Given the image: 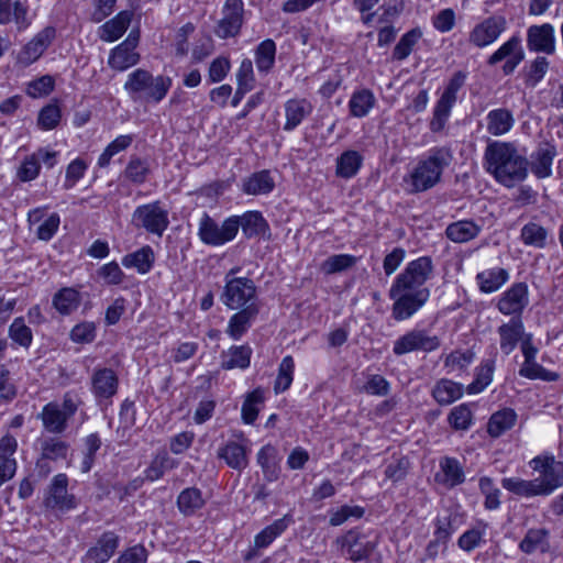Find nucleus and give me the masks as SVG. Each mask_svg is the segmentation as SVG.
Masks as SVG:
<instances>
[{
	"label": "nucleus",
	"mask_w": 563,
	"mask_h": 563,
	"mask_svg": "<svg viewBox=\"0 0 563 563\" xmlns=\"http://www.w3.org/2000/svg\"><path fill=\"white\" fill-rule=\"evenodd\" d=\"M362 165L363 156L357 151H345L336 158L335 175L350 179L358 173Z\"/></svg>",
	"instance_id": "obj_39"
},
{
	"label": "nucleus",
	"mask_w": 563,
	"mask_h": 563,
	"mask_svg": "<svg viewBox=\"0 0 563 563\" xmlns=\"http://www.w3.org/2000/svg\"><path fill=\"white\" fill-rule=\"evenodd\" d=\"M119 378L115 372L107 367L95 368L91 375V393L99 406H109L118 393Z\"/></svg>",
	"instance_id": "obj_13"
},
{
	"label": "nucleus",
	"mask_w": 563,
	"mask_h": 563,
	"mask_svg": "<svg viewBox=\"0 0 563 563\" xmlns=\"http://www.w3.org/2000/svg\"><path fill=\"white\" fill-rule=\"evenodd\" d=\"M176 505L181 515L191 517L205 507L206 499L199 488L187 487L179 493Z\"/></svg>",
	"instance_id": "obj_34"
},
{
	"label": "nucleus",
	"mask_w": 563,
	"mask_h": 563,
	"mask_svg": "<svg viewBox=\"0 0 563 563\" xmlns=\"http://www.w3.org/2000/svg\"><path fill=\"white\" fill-rule=\"evenodd\" d=\"M495 362L487 360L477 368L476 378L467 386L468 394H478L484 390L493 380Z\"/></svg>",
	"instance_id": "obj_55"
},
{
	"label": "nucleus",
	"mask_w": 563,
	"mask_h": 563,
	"mask_svg": "<svg viewBox=\"0 0 563 563\" xmlns=\"http://www.w3.org/2000/svg\"><path fill=\"white\" fill-rule=\"evenodd\" d=\"M224 280L221 299L228 308L238 310L251 302H256V287L252 279L225 275Z\"/></svg>",
	"instance_id": "obj_8"
},
{
	"label": "nucleus",
	"mask_w": 563,
	"mask_h": 563,
	"mask_svg": "<svg viewBox=\"0 0 563 563\" xmlns=\"http://www.w3.org/2000/svg\"><path fill=\"white\" fill-rule=\"evenodd\" d=\"M486 170L497 183L507 188L526 180L529 173V161L511 142L493 141L484 152Z\"/></svg>",
	"instance_id": "obj_2"
},
{
	"label": "nucleus",
	"mask_w": 563,
	"mask_h": 563,
	"mask_svg": "<svg viewBox=\"0 0 563 563\" xmlns=\"http://www.w3.org/2000/svg\"><path fill=\"white\" fill-rule=\"evenodd\" d=\"M177 464L166 452L158 453L145 470V477L151 482L157 481L166 471L175 468Z\"/></svg>",
	"instance_id": "obj_51"
},
{
	"label": "nucleus",
	"mask_w": 563,
	"mask_h": 563,
	"mask_svg": "<svg viewBox=\"0 0 563 563\" xmlns=\"http://www.w3.org/2000/svg\"><path fill=\"white\" fill-rule=\"evenodd\" d=\"M275 188V181L269 170H261L252 174L243 180L242 190L246 195H267Z\"/></svg>",
	"instance_id": "obj_37"
},
{
	"label": "nucleus",
	"mask_w": 563,
	"mask_h": 563,
	"mask_svg": "<svg viewBox=\"0 0 563 563\" xmlns=\"http://www.w3.org/2000/svg\"><path fill=\"white\" fill-rule=\"evenodd\" d=\"M286 122L283 126L284 131H294L301 122L313 111L312 103L306 98H292L285 102Z\"/></svg>",
	"instance_id": "obj_22"
},
{
	"label": "nucleus",
	"mask_w": 563,
	"mask_h": 563,
	"mask_svg": "<svg viewBox=\"0 0 563 563\" xmlns=\"http://www.w3.org/2000/svg\"><path fill=\"white\" fill-rule=\"evenodd\" d=\"M362 537L354 531H349L346 534L347 555L352 561H361L369 556L374 550V544L371 541H362Z\"/></svg>",
	"instance_id": "obj_48"
},
{
	"label": "nucleus",
	"mask_w": 563,
	"mask_h": 563,
	"mask_svg": "<svg viewBox=\"0 0 563 563\" xmlns=\"http://www.w3.org/2000/svg\"><path fill=\"white\" fill-rule=\"evenodd\" d=\"M228 324L227 333L234 340H239L251 327L252 321L260 312L257 302H251L246 307L238 309Z\"/></svg>",
	"instance_id": "obj_24"
},
{
	"label": "nucleus",
	"mask_w": 563,
	"mask_h": 563,
	"mask_svg": "<svg viewBox=\"0 0 563 563\" xmlns=\"http://www.w3.org/2000/svg\"><path fill=\"white\" fill-rule=\"evenodd\" d=\"M9 338L16 344L27 349L32 344L33 334L23 318H15L9 327Z\"/></svg>",
	"instance_id": "obj_57"
},
{
	"label": "nucleus",
	"mask_w": 563,
	"mask_h": 563,
	"mask_svg": "<svg viewBox=\"0 0 563 563\" xmlns=\"http://www.w3.org/2000/svg\"><path fill=\"white\" fill-rule=\"evenodd\" d=\"M375 104L376 98L372 90L366 88L355 90L349 100L350 114L354 118H364Z\"/></svg>",
	"instance_id": "obj_40"
},
{
	"label": "nucleus",
	"mask_w": 563,
	"mask_h": 563,
	"mask_svg": "<svg viewBox=\"0 0 563 563\" xmlns=\"http://www.w3.org/2000/svg\"><path fill=\"white\" fill-rule=\"evenodd\" d=\"M238 234V220L227 218L221 224L203 212L199 221L198 236L202 243L211 246L224 245Z\"/></svg>",
	"instance_id": "obj_6"
},
{
	"label": "nucleus",
	"mask_w": 563,
	"mask_h": 563,
	"mask_svg": "<svg viewBox=\"0 0 563 563\" xmlns=\"http://www.w3.org/2000/svg\"><path fill=\"white\" fill-rule=\"evenodd\" d=\"M507 27L503 15H493L476 24L468 34V42L475 47L483 48L493 44Z\"/></svg>",
	"instance_id": "obj_15"
},
{
	"label": "nucleus",
	"mask_w": 563,
	"mask_h": 563,
	"mask_svg": "<svg viewBox=\"0 0 563 563\" xmlns=\"http://www.w3.org/2000/svg\"><path fill=\"white\" fill-rule=\"evenodd\" d=\"M69 451V444L58 438H47L41 442V455L43 460H65Z\"/></svg>",
	"instance_id": "obj_50"
},
{
	"label": "nucleus",
	"mask_w": 563,
	"mask_h": 563,
	"mask_svg": "<svg viewBox=\"0 0 563 563\" xmlns=\"http://www.w3.org/2000/svg\"><path fill=\"white\" fill-rule=\"evenodd\" d=\"M43 427L51 433L60 434L67 429L68 419L62 413L60 405L56 401L46 404L38 415Z\"/></svg>",
	"instance_id": "obj_33"
},
{
	"label": "nucleus",
	"mask_w": 563,
	"mask_h": 563,
	"mask_svg": "<svg viewBox=\"0 0 563 563\" xmlns=\"http://www.w3.org/2000/svg\"><path fill=\"white\" fill-rule=\"evenodd\" d=\"M448 421L454 430H467L472 422V411L466 404L454 407L449 413Z\"/></svg>",
	"instance_id": "obj_58"
},
{
	"label": "nucleus",
	"mask_w": 563,
	"mask_h": 563,
	"mask_svg": "<svg viewBox=\"0 0 563 563\" xmlns=\"http://www.w3.org/2000/svg\"><path fill=\"white\" fill-rule=\"evenodd\" d=\"M10 22H14L19 31L25 30L31 24L27 7L19 0H0V24Z\"/></svg>",
	"instance_id": "obj_25"
},
{
	"label": "nucleus",
	"mask_w": 563,
	"mask_h": 563,
	"mask_svg": "<svg viewBox=\"0 0 563 563\" xmlns=\"http://www.w3.org/2000/svg\"><path fill=\"white\" fill-rule=\"evenodd\" d=\"M97 275L101 278L106 285L114 286L120 285L124 280V273L120 268L119 264L114 261L102 265L98 271Z\"/></svg>",
	"instance_id": "obj_61"
},
{
	"label": "nucleus",
	"mask_w": 563,
	"mask_h": 563,
	"mask_svg": "<svg viewBox=\"0 0 563 563\" xmlns=\"http://www.w3.org/2000/svg\"><path fill=\"white\" fill-rule=\"evenodd\" d=\"M463 395V386L451 379L442 378L434 385L432 396L441 406H448L460 399Z\"/></svg>",
	"instance_id": "obj_41"
},
{
	"label": "nucleus",
	"mask_w": 563,
	"mask_h": 563,
	"mask_svg": "<svg viewBox=\"0 0 563 563\" xmlns=\"http://www.w3.org/2000/svg\"><path fill=\"white\" fill-rule=\"evenodd\" d=\"M172 84L168 76H153L148 70L137 68L128 75L123 88L133 101L158 103L166 97Z\"/></svg>",
	"instance_id": "obj_4"
},
{
	"label": "nucleus",
	"mask_w": 563,
	"mask_h": 563,
	"mask_svg": "<svg viewBox=\"0 0 563 563\" xmlns=\"http://www.w3.org/2000/svg\"><path fill=\"white\" fill-rule=\"evenodd\" d=\"M421 36L422 32L419 29H412L405 33L393 51V58L396 60L406 59Z\"/></svg>",
	"instance_id": "obj_54"
},
{
	"label": "nucleus",
	"mask_w": 563,
	"mask_h": 563,
	"mask_svg": "<svg viewBox=\"0 0 563 563\" xmlns=\"http://www.w3.org/2000/svg\"><path fill=\"white\" fill-rule=\"evenodd\" d=\"M148 174V161L139 156H131L124 169L125 178L135 185H141L146 181Z\"/></svg>",
	"instance_id": "obj_52"
},
{
	"label": "nucleus",
	"mask_w": 563,
	"mask_h": 563,
	"mask_svg": "<svg viewBox=\"0 0 563 563\" xmlns=\"http://www.w3.org/2000/svg\"><path fill=\"white\" fill-rule=\"evenodd\" d=\"M452 159V151L446 146H437L429 150L428 155L418 162L408 179H406L410 186L409 192H422L434 187Z\"/></svg>",
	"instance_id": "obj_3"
},
{
	"label": "nucleus",
	"mask_w": 563,
	"mask_h": 563,
	"mask_svg": "<svg viewBox=\"0 0 563 563\" xmlns=\"http://www.w3.org/2000/svg\"><path fill=\"white\" fill-rule=\"evenodd\" d=\"M521 243L537 250L547 249L554 240L550 229L536 221H529L520 230Z\"/></svg>",
	"instance_id": "obj_21"
},
{
	"label": "nucleus",
	"mask_w": 563,
	"mask_h": 563,
	"mask_svg": "<svg viewBox=\"0 0 563 563\" xmlns=\"http://www.w3.org/2000/svg\"><path fill=\"white\" fill-rule=\"evenodd\" d=\"M465 78L466 76L464 73L457 71L449 80L441 97L434 106L432 119L429 123V129L431 132L439 133L445 128V124L451 115L452 108L457 100V92L464 85Z\"/></svg>",
	"instance_id": "obj_5"
},
{
	"label": "nucleus",
	"mask_w": 563,
	"mask_h": 563,
	"mask_svg": "<svg viewBox=\"0 0 563 563\" xmlns=\"http://www.w3.org/2000/svg\"><path fill=\"white\" fill-rule=\"evenodd\" d=\"M501 486L506 490L520 497L530 498L542 496L536 478L527 481L519 477H505L501 479Z\"/></svg>",
	"instance_id": "obj_43"
},
{
	"label": "nucleus",
	"mask_w": 563,
	"mask_h": 563,
	"mask_svg": "<svg viewBox=\"0 0 563 563\" xmlns=\"http://www.w3.org/2000/svg\"><path fill=\"white\" fill-rule=\"evenodd\" d=\"M482 224L471 219L450 223L445 229V236L454 243H467L476 239L482 232Z\"/></svg>",
	"instance_id": "obj_27"
},
{
	"label": "nucleus",
	"mask_w": 563,
	"mask_h": 563,
	"mask_svg": "<svg viewBox=\"0 0 563 563\" xmlns=\"http://www.w3.org/2000/svg\"><path fill=\"white\" fill-rule=\"evenodd\" d=\"M527 47L530 52L552 55L555 53V30L552 24L531 25L527 30Z\"/></svg>",
	"instance_id": "obj_17"
},
{
	"label": "nucleus",
	"mask_w": 563,
	"mask_h": 563,
	"mask_svg": "<svg viewBox=\"0 0 563 563\" xmlns=\"http://www.w3.org/2000/svg\"><path fill=\"white\" fill-rule=\"evenodd\" d=\"M441 340L437 335H430L423 329H412L399 336L393 346V352L397 356H401L411 352L430 353L438 350Z\"/></svg>",
	"instance_id": "obj_10"
},
{
	"label": "nucleus",
	"mask_w": 563,
	"mask_h": 563,
	"mask_svg": "<svg viewBox=\"0 0 563 563\" xmlns=\"http://www.w3.org/2000/svg\"><path fill=\"white\" fill-rule=\"evenodd\" d=\"M279 462L278 450L272 444L264 445L257 453V463L267 482H275L279 478Z\"/></svg>",
	"instance_id": "obj_31"
},
{
	"label": "nucleus",
	"mask_w": 563,
	"mask_h": 563,
	"mask_svg": "<svg viewBox=\"0 0 563 563\" xmlns=\"http://www.w3.org/2000/svg\"><path fill=\"white\" fill-rule=\"evenodd\" d=\"M519 549L526 554H532L537 551L542 554L548 553L550 545V531L545 528H531L519 543Z\"/></svg>",
	"instance_id": "obj_30"
},
{
	"label": "nucleus",
	"mask_w": 563,
	"mask_h": 563,
	"mask_svg": "<svg viewBox=\"0 0 563 563\" xmlns=\"http://www.w3.org/2000/svg\"><path fill=\"white\" fill-rule=\"evenodd\" d=\"M432 274L431 257L421 256L409 262L395 278L389 289V298L394 300L391 314L395 320H407L424 306L430 298V290L423 285Z\"/></svg>",
	"instance_id": "obj_1"
},
{
	"label": "nucleus",
	"mask_w": 563,
	"mask_h": 563,
	"mask_svg": "<svg viewBox=\"0 0 563 563\" xmlns=\"http://www.w3.org/2000/svg\"><path fill=\"white\" fill-rule=\"evenodd\" d=\"M275 42L271 38L261 42L255 48V64L257 70L262 74H268L275 65Z\"/></svg>",
	"instance_id": "obj_44"
},
{
	"label": "nucleus",
	"mask_w": 563,
	"mask_h": 563,
	"mask_svg": "<svg viewBox=\"0 0 563 563\" xmlns=\"http://www.w3.org/2000/svg\"><path fill=\"white\" fill-rule=\"evenodd\" d=\"M218 457L223 459L228 466L236 471H243L249 465L246 446L235 441H230L220 448Z\"/></svg>",
	"instance_id": "obj_35"
},
{
	"label": "nucleus",
	"mask_w": 563,
	"mask_h": 563,
	"mask_svg": "<svg viewBox=\"0 0 563 563\" xmlns=\"http://www.w3.org/2000/svg\"><path fill=\"white\" fill-rule=\"evenodd\" d=\"M60 117L59 107L57 104H48L40 111L37 123L43 130H52L57 126Z\"/></svg>",
	"instance_id": "obj_63"
},
{
	"label": "nucleus",
	"mask_w": 563,
	"mask_h": 563,
	"mask_svg": "<svg viewBox=\"0 0 563 563\" xmlns=\"http://www.w3.org/2000/svg\"><path fill=\"white\" fill-rule=\"evenodd\" d=\"M529 305V289L526 283H515L497 301V309L505 316L521 318L523 310Z\"/></svg>",
	"instance_id": "obj_14"
},
{
	"label": "nucleus",
	"mask_w": 563,
	"mask_h": 563,
	"mask_svg": "<svg viewBox=\"0 0 563 563\" xmlns=\"http://www.w3.org/2000/svg\"><path fill=\"white\" fill-rule=\"evenodd\" d=\"M96 338V325L93 322L84 321L76 324L70 331V340L75 343H91Z\"/></svg>",
	"instance_id": "obj_64"
},
{
	"label": "nucleus",
	"mask_w": 563,
	"mask_h": 563,
	"mask_svg": "<svg viewBox=\"0 0 563 563\" xmlns=\"http://www.w3.org/2000/svg\"><path fill=\"white\" fill-rule=\"evenodd\" d=\"M118 547L119 537L112 531H107L102 533L97 543L87 551L86 558L93 563H106L113 556Z\"/></svg>",
	"instance_id": "obj_26"
},
{
	"label": "nucleus",
	"mask_w": 563,
	"mask_h": 563,
	"mask_svg": "<svg viewBox=\"0 0 563 563\" xmlns=\"http://www.w3.org/2000/svg\"><path fill=\"white\" fill-rule=\"evenodd\" d=\"M132 223L136 228L145 229L148 233L162 236L168 228V211L159 201L139 206L132 214Z\"/></svg>",
	"instance_id": "obj_9"
},
{
	"label": "nucleus",
	"mask_w": 563,
	"mask_h": 563,
	"mask_svg": "<svg viewBox=\"0 0 563 563\" xmlns=\"http://www.w3.org/2000/svg\"><path fill=\"white\" fill-rule=\"evenodd\" d=\"M487 132L494 136H500L508 133L514 124L515 119L510 110L499 108L490 110L486 115Z\"/></svg>",
	"instance_id": "obj_36"
},
{
	"label": "nucleus",
	"mask_w": 563,
	"mask_h": 563,
	"mask_svg": "<svg viewBox=\"0 0 563 563\" xmlns=\"http://www.w3.org/2000/svg\"><path fill=\"white\" fill-rule=\"evenodd\" d=\"M140 42V30L133 29L128 37L110 51L108 65L110 68L124 71L140 62V54L135 51Z\"/></svg>",
	"instance_id": "obj_11"
},
{
	"label": "nucleus",
	"mask_w": 563,
	"mask_h": 563,
	"mask_svg": "<svg viewBox=\"0 0 563 563\" xmlns=\"http://www.w3.org/2000/svg\"><path fill=\"white\" fill-rule=\"evenodd\" d=\"M499 335V347L505 355L515 351L518 343L521 344L528 333L525 331L522 318H511L508 322L497 328Z\"/></svg>",
	"instance_id": "obj_19"
},
{
	"label": "nucleus",
	"mask_w": 563,
	"mask_h": 563,
	"mask_svg": "<svg viewBox=\"0 0 563 563\" xmlns=\"http://www.w3.org/2000/svg\"><path fill=\"white\" fill-rule=\"evenodd\" d=\"M154 260L155 255L153 249L150 245H145L123 256L122 265L126 268L134 267L140 274H146L152 269Z\"/></svg>",
	"instance_id": "obj_42"
},
{
	"label": "nucleus",
	"mask_w": 563,
	"mask_h": 563,
	"mask_svg": "<svg viewBox=\"0 0 563 563\" xmlns=\"http://www.w3.org/2000/svg\"><path fill=\"white\" fill-rule=\"evenodd\" d=\"M478 288L484 294L499 290L509 279V273L503 267H493L479 272L476 277Z\"/></svg>",
	"instance_id": "obj_32"
},
{
	"label": "nucleus",
	"mask_w": 563,
	"mask_h": 563,
	"mask_svg": "<svg viewBox=\"0 0 563 563\" xmlns=\"http://www.w3.org/2000/svg\"><path fill=\"white\" fill-rule=\"evenodd\" d=\"M356 261V257L350 254H335L323 261L320 269L325 275H332L353 267Z\"/></svg>",
	"instance_id": "obj_53"
},
{
	"label": "nucleus",
	"mask_w": 563,
	"mask_h": 563,
	"mask_svg": "<svg viewBox=\"0 0 563 563\" xmlns=\"http://www.w3.org/2000/svg\"><path fill=\"white\" fill-rule=\"evenodd\" d=\"M222 19L218 22L214 33L225 40L236 36L244 22V3L242 0H225Z\"/></svg>",
	"instance_id": "obj_12"
},
{
	"label": "nucleus",
	"mask_w": 563,
	"mask_h": 563,
	"mask_svg": "<svg viewBox=\"0 0 563 563\" xmlns=\"http://www.w3.org/2000/svg\"><path fill=\"white\" fill-rule=\"evenodd\" d=\"M530 466L540 476L536 478L542 496H549L558 488L563 487V463L554 456H536Z\"/></svg>",
	"instance_id": "obj_7"
},
{
	"label": "nucleus",
	"mask_w": 563,
	"mask_h": 563,
	"mask_svg": "<svg viewBox=\"0 0 563 563\" xmlns=\"http://www.w3.org/2000/svg\"><path fill=\"white\" fill-rule=\"evenodd\" d=\"M549 66L550 63L544 56H538L533 59L526 75V84L530 87H536L544 78Z\"/></svg>",
	"instance_id": "obj_59"
},
{
	"label": "nucleus",
	"mask_w": 563,
	"mask_h": 563,
	"mask_svg": "<svg viewBox=\"0 0 563 563\" xmlns=\"http://www.w3.org/2000/svg\"><path fill=\"white\" fill-rule=\"evenodd\" d=\"M252 349L249 345H232L220 355V366L224 371L245 369L251 364Z\"/></svg>",
	"instance_id": "obj_29"
},
{
	"label": "nucleus",
	"mask_w": 563,
	"mask_h": 563,
	"mask_svg": "<svg viewBox=\"0 0 563 563\" xmlns=\"http://www.w3.org/2000/svg\"><path fill=\"white\" fill-rule=\"evenodd\" d=\"M264 400L265 390L261 387H257L247 394L241 409L242 420L244 423H254L260 412V406L264 404Z\"/></svg>",
	"instance_id": "obj_46"
},
{
	"label": "nucleus",
	"mask_w": 563,
	"mask_h": 563,
	"mask_svg": "<svg viewBox=\"0 0 563 563\" xmlns=\"http://www.w3.org/2000/svg\"><path fill=\"white\" fill-rule=\"evenodd\" d=\"M68 478L65 474L60 473L53 477L48 485L43 504L48 509H57L67 511L76 507V500L73 495L67 493Z\"/></svg>",
	"instance_id": "obj_16"
},
{
	"label": "nucleus",
	"mask_w": 563,
	"mask_h": 563,
	"mask_svg": "<svg viewBox=\"0 0 563 563\" xmlns=\"http://www.w3.org/2000/svg\"><path fill=\"white\" fill-rule=\"evenodd\" d=\"M478 485L481 492L485 495V508L489 510L497 509L500 506V490L494 486L493 479L489 477H482Z\"/></svg>",
	"instance_id": "obj_62"
},
{
	"label": "nucleus",
	"mask_w": 563,
	"mask_h": 563,
	"mask_svg": "<svg viewBox=\"0 0 563 563\" xmlns=\"http://www.w3.org/2000/svg\"><path fill=\"white\" fill-rule=\"evenodd\" d=\"M133 15V11H120L114 18L110 19L99 27L98 35L100 40L108 43L119 40L130 26Z\"/></svg>",
	"instance_id": "obj_23"
},
{
	"label": "nucleus",
	"mask_w": 563,
	"mask_h": 563,
	"mask_svg": "<svg viewBox=\"0 0 563 563\" xmlns=\"http://www.w3.org/2000/svg\"><path fill=\"white\" fill-rule=\"evenodd\" d=\"M556 154V146L553 142L544 141L538 145L531 154V163H529L536 177L542 179L552 175V164Z\"/></svg>",
	"instance_id": "obj_20"
},
{
	"label": "nucleus",
	"mask_w": 563,
	"mask_h": 563,
	"mask_svg": "<svg viewBox=\"0 0 563 563\" xmlns=\"http://www.w3.org/2000/svg\"><path fill=\"white\" fill-rule=\"evenodd\" d=\"M80 303V294L70 287L58 290L53 297L54 308L64 316L70 314Z\"/></svg>",
	"instance_id": "obj_45"
},
{
	"label": "nucleus",
	"mask_w": 563,
	"mask_h": 563,
	"mask_svg": "<svg viewBox=\"0 0 563 563\" xmlns=\"http://www.w3.org/2000/svg\"><path fill=\"white\" fill-rule=\"evenodd\" d=\"M517 422V413L511 408H504L493 413L487 423V432L493 438H499Z\"/></svg>",
	"instance_id": "obj_38"
},
{
	"label": "nucleus",
	"mask_w": 563,
	"mask_h": 563,
	"mask_svg": "<svg viewBox=\"0 0 563 563\" xmlns=\"http://www.w3.org/2000/svg\"><path fill=\"white\" fill-rule=\"evenodd\" d=\"M55 29L47 26L38 32L18 54V63L29 66L37 60L55 37Z\"/></svg>",
	"instance_id": "obj_18"
},
{
	"label": "nucleus",
	"mask_w": 563,
	"mask_h": 563,
	"mask_svg": "<svg viewBox=\"0 0 563 563\" xmlns=\"http://www.w3.org/2000/svg\"><path fill=\"white\" fill-rule=\"evenodd\" d=\"M238 220V230L241 228L246 239L265 235L269 225L260 211H246L242 216H231Z\"/></svg>",
	"instance_id": "obj_28"
},
{
	"label": "nucleus",
	"mask_w": 563,
	"mask_h": 563,
	"mask_svg": "<svg viewBox=\"0 0 563 563\" xmlns=\"http://www.w3.org/2000/svg\"><path fill=\"white\" fill-rule=\"evenodd\" d=\"M518 373L521 377L532 380L540 379L543 382H556L560 377L558 373L548 371L539 364L537 358L533 361H523Z\"/></svg>",
	"instance_id": "obj_49"
},
{
	"label": "nucleus",
	"mask_w": 563,
	"mask_h": 563,
	"mask_svg": "<svg viewBox=\"0 0 563 563\" xmlns=\"http://www.w3.org/2000/svg\"><path fill=\"white\" fill-rule=\"evenodd\" d=\"M521 51H523L521 40L519 36L514 35L488 57L487 64L494 66L504 59L512 57Z\"/></svg>",
	"instance_id": "obj_56"
},
{
	"label": "nucleus",
	"mask_w": 563,
	"mask_h": 563,
	"mask_svg": "<svg viewBox=\"0 0 563 563\" xmlns=\"http://www.w3.org/2000/svg\"><path fill=\"white\" fill-rule=\"evenodd\" d=\"M443 473V484L449 487L461 485L465 481V474L461 463L455 457L445 456L440 461Z\"/></svg>",
	"instance_id": "obj_47"
},
{
	"label": "nucleus",
	"mask_w": 563,
	"mask_h": 563,
	"mask_svg": "<svg viewBox=\"0 0 563 563\" xmlns=\"http://www.w3.org/2000/svg\"><path fill=\"white\" fill-rule=\"evenodd\" d=\"M101 446V439L98 433H91L85 439V453L81 462V472L88 473L96 460V453Z\"/></svg>",
	"instance_id": "obj_60"
}]
</instances>
